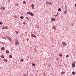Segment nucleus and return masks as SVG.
Listing matches in <instances>:
<instances>
[{
    "instance_id": "1",
    "label": "nucleus",
    "mask_w": 76,
    "mask_h": 76,
    "mask_svg": "<svg viewBox=\"0 0 76 76\" xmlns=\"http://www.w3.org/2000/svg\"><path fill=\"white\" fill-rule=\"evenodd\" d=\"M15 45H18L19 43V42L18 40H17V39H15Z\"/></svg>"
},
{
    "instance_id": "2",
    "label": "nucleus",
    "mask_w": 76,
    "mask_h": 76,
    "mask_svg": "<svg viewBox=\"0 0 76 76\" xmlns=\"http://www.w3.org/2000/svg\"><path fill=\"white\" fill-rule=\"evenodd\" d=\"M75 62H74L72 64V67H75Z\"/></svg>"
},
{
    "instance_id": "3",
    "label": "nucleus",
    "mask_w": 76,
    "mask_h": 76,
    "mask_svg": "<svg viewBox=\"0 0 76 76\" xmlns=\"http://www.w3.org/2000/svg\"><path fill=\"white\" fill-rule=\"evenodd\" d=\"M56 20V19L54 18H51V21H54Z\"/></svg>"
},
{
    "instance_id": "4",
    "label": "nucleus",
    "mask_w": 76,
    "mask_h": 76,
    "mask_svg": "<svg viewBox=\"0 0 76 76\" xmlns=\"http://www.w3.org/2000/svg\"><path fill=\"white\" fill-rule=\"evenodd\" d=\"M31 36H32V37H34V38L36 37V36H35V35H34V34H31Z\"/></svg>"
},
{
    "instance_id": "5",
    "label": "nucleus",
    "mask_w": 76,
    "mask_h": 76,
    "mask_svg": "<svg viewBox=\"0 0 76 76\" xmlns=\"http://www.w3.org/2000/svg\"><path fill=\"white\" fill-rule=\"evenodd\" d=\"M1 9H2V10H4V9H5V7H2L1 8Z\"/></svg>"
},
{
    "instance_id": "6",
    "label": "nucleus",
    "mask_w": 76,
    "mask_h": 76,
    "mask_svg": "<svg viewBox=\"0 0 76 76\" xmlns=\"http://www.w3.org/2000/svg\"><path fill=\"white\" fill-rule=\"evenodd\" d=\"M7 39H9V41H12V39H11V38H10V37H7Z\"/></svg>"
},
{
    "instance_id": "7",
    "label": "nucleus",
    "mask_w": 76,
    "mask_h": 76,
    "mask_svg": "<svg viewBox=\"0 0 76 76\" xmlns=\"http://www.w3.org/2000/svg\"><path fill=\"white\" fill-rule=\"evenodd\" d=\"M32 9H34V5L32 4L31 5Z\"/></svg>"
},
{
    "instance_id": "8",
    "label": "nucleus",
    "mask_w": 76,
    "mask_h": 76,
    "mask_svg": "<svg viewBox=\"0 0 76 76\" xmlns=\"http://www.w3.org/2000/svg\"><path fill=\"white\" fill-rule=\"evenodd\" d=\"M62 44H64V45H67L65 43V42H62Z\"/></svg>"
},
{
    "instance_id": "9",
    "label": "nucleus",
    "mask_w": 76,
    "mask_h": 76,
    "mask_svg": "<svg viewBox=\"0 0 76 76\" xmlns=\"http://www.w3.org/2000/svg\"><path fill=\"white\" fill-rule=\"evenodd\" d=\"M30 15H31V16H34V14L32 13H30Z\"/></svg>"
},
{
    "instance_id": "10",
    "label": "nucleus",
    "mask_w": 76,
    "mask_h": 76,
    "mask_svg": "<svg viewBox=\"0 0 76 76\" xmlns=\"http://www.w3.org/2000/svg\"><path fill=\"white\" fill-rule=\"evenodd\" d=\"M46 4L48 6L49 4V2L48 1L46 2Z\"/></svg>"
},
{
    "instance_id": "11",
    "label": "nucleus",
    "mask_w": 76,
    "mask_h": 76,
    "mask_svg": "<svg viewBox=\"0 0 76 76\" xmlns=\"http://www.w3.org/2000/svg\"><path fill=\"white\" fill-rule=\"evenodd\" d=\"M59 56L60 57H61L62 56H63V55H62V54H60L59 55Z\"/></svg>"
},
{
    "instance_id": "12",
    "label": "nucleus",
    "mask_w": 76,
    "mask_h": 76,
    "mask_svg": "<svg viewBox=\"0 0 76 76\" xmlns=\"http://www.w3.org/2000/svg\"><path fill=\"white\" fill-rule=\"evenodd\" d=\"M61 9L60 8H59L58 9V11L59 12H61Z\"/></svg>"
},
{
    "instance_id": "13",
    "label": "nucleus",
    "mask_w": 76,
    "mask_h": 76,
    "mask_svg": "<svg viewBox=\"0 0 76 76\" xmlns=\"http://www.w3.org/2000/svg\"><path fill=\"white\" fill-rule=\"evenodd\" d=\"M53 28L54 29H55V30H56V27H54V26L53 27Z\"/></svg>"
},
{
    "instance_id": "14",
    "label": "nucleus",
    "mask_w": 76,
    "mask_h": 76,
    "mask_svg": "<svg viewBox=\"0 0 76 76\" xmlns=\"http://www.w3.org/2000/svg\"><path fill=\"white\" fill-rule=\"evenodd\" d=\"M6 53H8L9 52L8 50H7L6 51Z\"/></svg>"
},
{
    "instance_id": "15",
    "label": "nucleus",
    "mask_w": 76,
    "mask_h": 76,
    "mask_svg": "<svg viewBox=\"0 0 76 76\" xmlns=\"http://www.w3.org/2000/svg\"><path fill=\"white\" fill-rule=\"evenodd\" d=\"M67 11H64V13L65 14V13H67Z\"/></svg>"
},
{
    "instance_id": "16",
    "label": "nucleus",
    "mask_w": 76,
    "mask_h": 76,
    "mask_svg": "<svg viewBox=\"0 0 76 76\" xmlns=\"http://www.w3.org/2000/svg\"><path fill=\"white\" fill-rule=\"evenodd\" d=\"M1 50H2L3 51H4V48H1Z\"/></svg>"
},
{
    "instance_id": "17",
    "label": "nucleus",
    "mask_w": 76,
    "mask_h": 76,
    "mask_svg": "<svg viewBox=\"0 0 76 76\" xmlns=\"http://www.w3.org/2000/svg\"><path fill=\"white\" fill-rule=\"evenodd\" d=\"M27 14H28L29 15H30L31 14V13L29 12H27Z\"/></svg>"
},
{
    "instance_id": "18",
    "label": "nucleus",
    "mask_w": 76,
    "mask_h": 76,
    "mask_svg": "<svg viewBox=\"0 0 76 76\" xmlns=\"http://www.w3.org/2000/svg\"><path fill=\"white\" fill-rule=\"evenodd\" d=\"M0 57H1V58H4V56H0Z\"/></svg>"
},
{
    "instance_id": "19",
    "label": "nucleus",
    "mask_w": 76,
    "mask_h": 76,
    "mask_svg": "<svg viewBox=\"0 0 76 76\" xmlns=\"http://www.w3.org/2000/svg\"><path fill=\"white\" fill-rule=\"evenodd\" d=\"M15 6H19V4H16Z\"/></svg>"
},
{
    "instance_id": "20",
    "label": "nucleus",
    "mask_w": 76,
    "mask_h": 76,
    "mask_svg": "<svg viewBox=\"0 0 76 76\" xmlns=\"http://www.w3.org/2000/svg\"><path fill=\"white\" fill-rule=\"evenodd\" d=\"M23 16H21L20 17V18L21 19H23Z\"/></svg>"
},
{
    "instance_id": "21",
    "label": "nucleus",
    "mask_w": 76,
    "mask_h": 76,
    "mask_svg": "<svg viewBox=\"0 0 76 76\" xmlns=\"http://www.w3.org/2000/svg\"><path fill=\"white\" fill-rule=\"evenodd\" d=\"M23 75L24 76H28L27 74H24Z\"/></svg>"
},
{
    "instance_id": "22",
    "label": "nucleus",
    "mask_w": 76,
    "mask_h": 76,
    "mask_svg": "<svg viewBox=\"0 0 76 76\" xmlns=\"http://www.w3.org/2000/svg\"><path fill=\"white\" fill-rule=\"evenodd\" d=\"M10 57L11 58H12V56L11 55H10Z\"/></svg>"
},
{
    "instance_id": "23",
    "label": "nucleus",
    "mask_w": 76,
    "mask_h": 76,
    "mask_svg": "<svg viewBox=\"0 0 76 76\" xmlns=\"http://www.w3.org/2000/svg\"><path fill=\"white\" fill-rule=\"evenodd\" d=\"M20 61H21V62H23V59H21L20 60Z\"/></svg>"
},
{
    "instance_id": "24",
    "label": "nucleus",
    "mask_w": 76,
    "mask_h": 76,
    "mask_svg": "<svg viewBox=\"0 0 76 76\" xmlns=\"http://www.w3.org/2000/svg\"><path fill=\"white\" fill-rule=\"evenodd\" d=\"M32 66H35V65L33 63L32 64Z\"/></svg>"
},
{
    "instance_id": "25",
    "label": "nucleus",
    "mask_w": 76,
    "mask_h": 76,
    "mask_svg": "<svg viewBox=\"0 0 76 76\" xmlns=\"http://www.w3.org/2000/svg\"><path fill=\"white\" fill-rule=\"evenodd\" d=\"M0 24L1 25H2V24H3V23H2V22H0Z\"/></svg>"
},
{
    "instance_id": "26",
    "label": "nucleus",
    "mask_w": 76,
    "mask_h": 76,
    "mask_svg": "<svg viewBox=\"0 0 76 76\" xmlns=\"http://www.w3.org/2000/svg\"><path fill=\"white\" fill-rule=\"evenodd\" d=\"M23 4H25V3H26V2L25 1H23Z\"/></svg>"
},
{
    "instance_id": "27",
    "label": "nucleus",
    "mask_w": 76,
    "mask_h": 76,
    "mask_svg": "<svg viewBox=\"0 0 76 76\" xmlns=\"http://www.w3.org/2000/svg\"><path fill=\"white\" fill-rule=\"evenodd\" d=\"M49 4H50V5H52V4H51L50 2H49Z\"/></svg>"
},
{
    "instance_id": "28",
    "label": "nucleus",
    "mask_w": 76,
    "mask_h": 76,
    "mask_svg": "<svg viewBox=\"0 0 76 76\" xmlns=\"http://www.w3.org/2000/svg\"><path fill=\"white\" fill-rule=\"evenodd\" d=\"M66 57H69V55H67L66 56Z\"/></svg>"
},
{
    "instance_id": "29",
    "label": "nucleus",
    "mask_w": 76,
    "mask_h": 76,
    "mask_svg": "<svg viewBox=\"0 0 76 76\" xmlns=\"http://www.w3.org/2000/svg\"><path fill=\"white\" fill-rule=\"evenodd\" d=\"M43 74H44V76H46V75H45V72H44Z\"/></svg>"
},
{
    "instance_id": "30",
    "label": "nucleus",
    "mask_w": 76,
    "mask_h": 76,
    "mask_svg": "<svg viewBox=\"0 0 76 76\" xmlns=\"http://www.w3.org/2000/svg\"><path fill=\"white\" fill-rule=\"evenodd\" d=\"M58 16V15H55V17H56V16Z\"/></svg>"
},
{
    "instance_id": "31",
    "label": "nucleus",
    "mask_w": 76,
    "mask_h": 76,
    "mask_svg": "<svg viewBox=\"0 0 76 76\" xmlns=\"http://www.w3.org/2000/svg\"><path fill=\"white\" fill-rule=\"evenodd\" d=\"M61 73L62 74H64V72H61Z\"/></svg>"
},
{
    "instance_id": "32",
    "label": "nucleus",
    "mask_w": 76,
    "mask_h": 76,
    "mask_svg": "<svg viewBox=\"0 0 76 76\" xmlns=\"http://www.w3.org/2000/svg\"><path fill=\"white\" fill-rule=\"evenodd\" d=\"M72 74H73V75H75V72H72Z\"/></svg>"
},
{
    "instance_id": "33",
    "label": "nucleus",
    "mask_w": 76,
    "mask_h": 76,
    "mask_svg": "<svg viewBox=\"0 0 76 76\" xmlns=\"http://www.w3.org/2000/svg\"><path fill=\"white\" fill-rule=\"evenodd\" d=\"M26 19H28V20H29V18H28V17H26Z\"/></svg>"
},
{
    "instance_id": "34",
    "label": "nucleus",
    "mask_w": 76,
    "mask_h": 76,
    "mask_svg": "<svg viewBox=\"0 0 76 76\" xmlns=\"http://www.w3.org/2000/svg\"><path fill=\"white\" fill-rule=\"evenodd\" d=\"M5 61H6V62H7V60H5Z\"/></svg>"
},
{
    "instance_id": "35",
    "label": "nucleus",
    "mask_w": 76,
    "mask_h": 76,
    "mask_svg": "<svg viewBox=\"0 0 76 76\" xmlns=\"http://www.w3.org/2000/svg\"><path fill=\"white\" fill-rule=\"evenodd\" d=\"M23 24H24V25H25V22H24L23 23Z\"/></svg>"
},
{
    "instance_id": "36",
    "label": "nucleus",
    "mask_w": 76,
    "mask_h": 76,
    "mask_svg": "<svg viewBox=\"0 0 76 76\" xmlns=\"http://www.w3.org/2000/svg\"><path fill=\"white\" fill-rule=\"evenodd\" d=\"M4 27H3L2 28V29H4Z\"/></svg>"
},
{
    "instance_id": "37",
    "label": "nucleus",
    "mask_w": 76,
    "mask_h": 76,
    "mask_svg": "<svg viewBox=\"0 0 76 76\" xmlns=\"http://www.w3.org/2000/svg\"><path fill=\"white\" fill-rule=\"evenodd\" d=\"M8 28V27H7L6 28H5V29H7Z\"/></svg>"
},
{
    "instance_id": "38",
    "label": "nucleus",
    "mask_w": 76,
    "mask_h": 76,
    "mask_svg": "<svg viewBox=\"0 0 76 76\" xmlns=\"http://www.w3.org/2000/svg\"><path fill=\"white\" fill-rule=\"evenodd\" d=\"M58 60V58H57V60Z\"/></svg>"
},
{
    "instance_id": "39",
    "label": "nucleus",
    "mask_w": 76,
    "mask_h": 76,
    "mask_svg": "<svg viewBox=\"0 0 76 76\" xmlns=\"http://www.w3.org/2000/svg\"><path fill=\"white\" fill-rule=\"evenodd\" d=\"M65 11H67V9H65Z\"/></svg>"
},
{
    "instance_id": "40",
    "label": "nucleus",
    "mask_w": 76,
    "mask_h": 76,
    "mask_svg": "<svg viewBox=\"0 0 76 76\" xmlns=\"http://www.w3.org/2000/svg\"><path fill=\"white\" fill-rule=\"evenodd\" d=\"M16 34H18V32H16Z\"/></svg>"
},
{
    "instance_id": "41",
    "label": "nucleus",
    "mask_w": 76,
    "mask_h": 76,
    "mask_svg": "<svg viewBox=\"0 0 76 76\" xmlns=\"http://www.w3.org/2000/svg\"><path fill=\"white\" fill-rule=\"evenodd\" d=\"M57 14V15H58V12Z\"/></svg>"
},
{
    "instance_id": "42",
    "label": "nucleus",
    "mask_w": 76,
    "mask_h": 76,
    "mask_svg": "<svg viewBox=\"0 0 76 76\" xmlns=\"http://www.w3.org/2000/svg\"><path fill=\"white\" fill-rule=\"evenodd\" d=\"M75 7H76V4H75Z\"/></svg>"
},
{
    "instance_id": "43",
    "label": "nucleus",
    "mask_w": 76,
    "mask_h": 76,
    "mask_svg": "<svg viewBox=\"0 0 76 76\" xmlns=\"http://www.w3.org/2000/svg\"><path fill=\"white\" fill-rule=\"evenodd\" d=\"M2 56H3V55H2Z\"/></svg>"
}]
</instances>
